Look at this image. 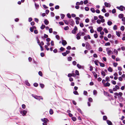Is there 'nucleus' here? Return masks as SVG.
Wrapping results in <instances>:
<instances>
[{"label":"nucleus","mask_w":125,"mask_h":125,"mask_svg":"<svg viewBox=\"0 0 125 125\" xmlns=\"http://www.w3.org/2000/svg\"><path fill=\"white\" fill-rule=\"evenodd\" d=\"M76 30L73 29L72 31V33L75 34L76 33Z\"/></svg>","instance_id":"nucleus-57"},{"label":"nucleus","mask_w":125,"mask_h":125,"mask_svg":"<svg viewBox=\"0 0 125 125\" xmlns=\"http://www.w3.org/2000/svg\"><path fill=\"white\" fill-rule=\"evenodd\" d=\"M77 63L75 61H73L72 62V64L74 66H75L76 65Z\"/></svg>","instance_id":"nucleus-62"},{"label":"nucleus","mask_w":125,"mask_h":125,"mask_svg":"<svg viewBox=\"0 0 125 125\" xmlns=\"http://www.w3.org/2000/svg\"><path fill=\"white\" fill-rule=\"evenodd\" d=\"M88 101L90 103H92L93 102L92 98L91 97H89L88 98Z\"/></svg>","instance_id":"nucleus-28"},{"label":"nucleus","mask_w":125,"mask_h":125,"mask_svg":"<svg viewBox=\"0 0 125 125\" xmlns=\"http://www.w3.org/2000/svg\"><path fill=\"white\" fill-rule=\"evenodd\" d=\"M109 15V12L105 13L104 14V16L106 17H108Z\"/></svg>","instance_id":"nucleus-55"},{"label":"nucleus","mask_w":125,"mask_h":125,"mask_svg":"<svg viewBox=\"0 0 125 125\" xmlns=\"http://www.w3.org/2000/svg\"><path fill=\"white\" fill-rule=\"evenodd\" d=\"M39 85L40 87L42 89H43L45 86L42 83H40L39 84Z\"/></svg>","instance_id":"nucleus-25"},{"label":"nucleus","mask_w":125,"mask_h":125,"mask_svg":"<svg viewBox=\"0 0 125 125\" xmlns=\"http://www.w3.org/2000/svg\"><path fill=\"white\" fill-rule=\"evenodd\" d=\"M104 94L106 96H108L110 97V98H112L113 97V96L111 94H109V93L107 92L104 91Z\"/></svg>","instance_id":"nucleus-7"},{"label":"nucleus","mask_w":125,"mask_h":125,"mask_svg":"<svg viewBox=\"0 0 125 125\" xmlns=\"http://www.w3.org/2000/svg\"><path fill=\"white\" fill-rule=\"evenodd\" d=\"M94 63L97 66H98L99 64L98 63H99V62L98 60H96L94 61Z\"/></svg>","instance_id":"nucleus-22"},{"label":"nucleus","mask_w":125,"mask_h":125,"mask_svg":"<svg viewBox=\"0 0 125 125\" xmlns=\"http://www.w3.org/2000/svg\"><path fill=\"white\" fill-rule=\"evenodd\" d=\"M102 71L101 72V74L103 77H104L105 76V74L103 70H102Z\"/></svg>","instance_id":"nucleus-34"},{"label":"nucleus","mask_w":125,"mask_h":125,"mask_svg":"<svg viewBox=\"0 0 125 125\" xmlns=\"http://www.w3.org/2000/svg\"><path fill=\"white\" fill-rule=\"evenodd\" d=\"M60 16H61V19H63L64 18L65 16V15L64 14L61 13L60 14Z\"/></svg>","instance_id":"nucleus-37"},{"label":"nucleus","mask_w":125,"mask_h":125,"mask_svg":"<svg viewBox=\"0 0 125 125\" xmlns=\"http://www.w3.org/2000/svg\"><path fill=\"white\" fill-rule=\"evenodd\" d=\"M49 11H50L49 10H48V9L46 10L45 11V14H46L47 15H48L49 12Z\"/></svg>","instance_id":"nucleus-64"},{"label":"nucleus","mask_w":125,"mask_h":125,"mask_svg":"<svg viewBox=\"0 0 125 125\" xmlns=\"http://www.w3.org/2000/svg\"><path fill=\"white\" fill-rule=\"evenodd\" d=\"M45 27V26L43 23H42V26L40 27V28L42 30H43Z\"/></svg>","instance_id":"nucleus-30"},{"label":"nucleus","mask_w":125,"mask_h":125,"mask_svg":"<svg viewBox=\"0 0 125 125\" xmlns=\"http://www.w3.org/2000/svg\"><path fill=\"white\" fill-rule=\"evenodd\" d=\"M106 123L108 125H112L113 124L112 122L110 120H106Z\"/></svg>","instance_id":"nucleus-20"},{"label":"nucleus","mask_w":125,"mask_h":125,"mask_svg":"<svg viewBox=\"0 0 125 125\" xmlns=\"http://www.w3.org/2000/svg\"><path fill=\"white\" fill-rule=\"evenodd\" d=\"M63 21L66 24L69 25V20L68 21L66 20H63Z\"/></svg>","instance_id":"nucleus-21"},{"label":"nucleus","mask_w":125,"mask_h":125,"mask_svg":"<svg viewBox=\"0 0 125 125\" xmlns=\"http://www.w3.org/2000/svg\"><path fill=\"white\" fill-rule=\"evenodd\" d=\"M73 121L74 122L75 121L77 120V118L75 116H73L71 117Z\"/></svg>","instance_id":"nucleus-32"},{"label":"nucleus","mask_w":125,"mask_h":125,"mask_svg":"<svg viewBox=\"0 0 125 125\" xmlns=\"http://www.w3.org/2000/svg\"><path fill=\"white\" fill-rule=\"evenodd\" d=\"M113 29L114 30H117V26L116 25H115L113 27Z\"/></svg>","instance_id":"nucleus-49"},{"label":"nucleus","mask_w":125,"mask_h":125,"mask_svg":"<svg viewBox=\"0 0 125 125\" xmlns=\"http://www.w3.org/2000/svg\"><path fill=\"white\" fill-rule=\"evenodd\" d=\"M67 16L68 18L70 19H71V16L70 14L69 13H68L67 14Z\"/></svg>","instance_id":"nucleus-41"},{"label":"nucleus","mask_w":125,"mask_h":125,"mask_svg":"<svg viewBox=\"0 0 125 125\" xmlns=\"http://www.w3.org/2000/svg\"><path fill=\"white\" fill-rule=\"evenodd\" d=\"M77 110H78V111L79 112V113H80L82 114H83V112L81 110V109L80 108H78Z\"/></svg>","instance_id":"nucleus-52"},{"label":"nucleus","mask_w":125,"mask_h":125,"mask_svg":"<svg viewBox=\"0 0 125 125\" xmlns=\"http://www.w3.org/2000/svg\"><path fill=\"white\" fill-rule=\"evenodd\" d=\"M103 28L101 26H99L97 28V31L98 32H100L103 29Z\"/></svg>","instance_id":"nucleus-19"},{"label":"nucleus","mask_w":125,"mask_h":125,"mask_svg":"<svg viewBox=\"0 0 125 125\" xmlns=\"http://www.w3.org/2000/svg\"><path fill=\"white\" fill-rule=\"evenodd\" d=\"M107 70L109 72H112L113 71L112 68L110 66L107 68Z\"/></svg>","instance_id":"nucleus-24"},{"label":"nucleus","mask_w":125,"mask_h":125,"mask_svg":"<svg viewBox=\"0 0 125 125\" xmlns=\"http://www.w3.org/2000/svg\"><path fill=\"white\" fill-rule=\"evenodd\" d=\"M86 48L88 50H89L92 49V47L90 44L88 42H85Z\"/></svg>","instance_id":"nucleus-5"},{"label":"nucleus","mask_w":125,"mask_h":125,"mask_svg":"<svg viewBox=\"0 0 125 125\" xmlns=\"http://www.w3.org/2000/svg\"><path fill=\"white\" fill-rule=\"evenodd\" d=\"M31 95L33 97H34L35 99H36L37 100H43V98L42 96H38L36 95H35L34 94H31Z\"/></svg>","instance_id":"nucleus-3"},{"label":"nucleus","mask_w":125,"mask_h":125,"mask_svg":"<svg viewBox=\"0 0 125 125\" xmlns=\"http://www.w3.org/2000/svg\"><path fill=\"white\" fill-rule=\"evenodd\" d=\"M59 50L61 51L62 52H64V51L66 50L65 48L62 47H61L59 49Z\"/></svg>","instance_id":"nucleus-26"},{"label":"nucleus","mask_w":125,"mask_h":125,"mask_svg":"<svg viewBox=\"0 0 125 125\" xmlns=\"http://www.w3.org/2000/svg\"><path fill=\"white\" fill-rule=\"evenodd\" d=\"M122 94H123L121 92H119L118 94V96H119V95L121 97V98L120 99V100L121 101H122L123 99V98L121 97Z\"/></svg>","instance_id":"nucleus-15"},{"label":"nucleus","mask_w":125,"mask_h":125,"mask_svg":"<svg viewBox=\"0 0 125 125\" xmlns=\"http://www.w3.org/2000/svg\"><path fill=\"white\" fill-rule=\"evenodd\" d=\"M25 83L27 86H30L31 85L29 83L28 80H27L25 81Z\"/></svg>","instance_id":"nucleus-17"},{"label":"nucleus","mask_w":125,"mask_h":125,"mask_svg":"<svg viewBox=\"0 0 125 125\" xmlns=\"http://www.w3.org/2000/svg\"><path fill=\"white\" fill-rule=\"evenodd\" d=\"M48 46L46 45H44V47L46 49L47 51H48L50 50V49L48 47Z\"/></svg>","instance_id":"nucleus-44"},{"label":"nucleus","mask_w":125,"mask_h":125,"mask_svg":"<svg viewBox=\"0 0 125 125\" xmlns=\"http://www.w3.org/2000/svg\"><path fill=\"white\" fill-rule=\"evenodd\" d=\"M93 94L94 95H96L97 94V91L96 90H94L93 91Z\"/></svg>","instance_id":"nucleus-38"},{"label":"nucleus","mask_w":125,"mask_h":125,"mask_svg":"<svg viewBox=\"0 0 125 125\" xmlns=\"http://www.w3.org/2000/svg\"><path fill=\"white\" fill-rule=\"evenodd\" d=\"M104 6H103V8L102 10L101 11L103 13H105L106 12V11L105 9L104 8Z\"/></svg>","instance_id":"nucleus-40"},{"label":"nucleus","mask_w":125,"mask_h":125,"mask_svg":"<svg viewBox=\"0 0 125 125\" xmlns=\"http://www.w3.org/2000/svg\"><path fill=\"white\" fill-rule=\"evenodd\" d=\"M69 28L68 26H66L64 28V29L65 31H67L69 30Z\"/></svg>","instance_id":"nucleus-50"},{"label":"nucleus","mask_w":125,"mask_h":125,"mask_svg":"<svg viewBox=\"0 0 125 125\" xmlns=\"http://www.w3.org/2000/svg\"><path fill=\"white\" fill-rule=\"evenodd\" d=\"M45 24L46 25H48L49 23V22L48 20L47 19H44V21Z\"/></svg>","instance_id":"nucleus-18"},{"label":"nucleus","mask_w":125,"mask_h":125,"mask_svg":"<svg viewBox=\"0 0 125 125\" xmlns=\"http://www.w3.org/2000/svg\"><path fill=\"white\" fill-rule=\"evenodd\" d=\"M62 55L64 56H66L67 54L66 52H62Z\"/></svg>","instance_id":"nucleus-63"},{"label":"nucleus","mask_w":125,"mask_h":125,"mask_svg":"<svg viewBox=\"0 0 125 125\" xmlns=\"http://www.w3.org/2000/svg\"><path fill=\"white\" fill-rule=\"evenodd\" d=\"M76 39L77 40H80L81 39V36L80 34H79V33H77L76 35Z\"/></svg>","instance_id":"nucleus-16"},{"label":"nucleus","mask_w":125,"mask_h":125,"mask_svg":"<svg viewBox=\"0 0 125 125\" xmlns=\"http://www.w3.org/2000/svg\"><path fill=\"white\" fill-rule=\"evenodd\" d=\"M76 5H82L83 4V0H81L80 2H77L76 3Z\"/></svg>","instance_id":"nucleus-12"},{"label":"nucleus","mask_w":125,"mask_h":125,"mask_svg":"<svg viewBox=\"0 0 125 125\" xmlns=\"http://www.w3.org/2000/svg\"><path fill=\"white\" fill-rule=\"evenodd\" d=\"M103 31L106 33H107L108 32V31L107 30V28H104Z\"/></svg>","instance_id":"nucleus-43"},{"label":"nucleus","mask_w":125,"mask_h":125,"mask_svg":"<svg viewBox=\"0 0 125 125\" xmlns=\"http://www.w3.org/2000/svg\"><path fill=\"white\" fill-rule=\"evenodd\" d=\"M75 74L77 76L79 75V73L78 71L76 70L75 71Z\"/></svg>","instance_id":"nucleus-48"},{"label":"nucleus","mask_w":125,"mask_h":125,"mask_svg":"<svg viewBox=\"0 0 125 125\" xmlns=\"http://www.w3.org/2000/svg\"><path fill=\"white\" fill-rule=\"evenodd\" d=\"M103 120L106 121V120H107V117L106 115H104L103 116Z\"/></svg>","instance_id":"nucleus-29"},{"label":"nucleus","mask_w":125,"mask_h":125,"mask_svg":"<svg viewBox=\"0 0 125 125\" xmlns=\"http://www.w3.org/2000/svg\"><path fill=\"white\" fill-rule=\"evenodd\" d=\"M77 66L78 68L80 69H81L82 65H80L78 63L77 64Z\"/></svg>","instance_id":"nucleus-46"},{"label":"nucleus","mask_w":125,"mask_h":125,"mask_svg":"<svg viewBox=\"0 0 125 125\" xmlns=\"http://www.w3.org/2000/svg\"><path fill=\"white\" fill-rule=\"evenodd\" d=\"M111 100H112V101L111 102V104L113 105H116V101L115 99H114L113 97V96L111 98Z\"/></svg>","instance_id":"nucleus-8"},{"label":"nucleus","mask_w":125,"mask_h":125,"mask_svg":"<svg viewBox=\"0 0 125 125\" xmlns=\"http://www.w3.org/2000/svg\"><path fill=\"white\" fill-rule=\"evenodd\" d=\"M33 85L34 86L36 87L38 86V84L37 83H35L33 84Z\"/></svg>","instance_id":"nucleus-54"},{"label":"nucleus","mask_w":125,"mask_h":125,"mask_svg":"<svg viewBox=\"0 0 125 125\" xmlns=\"http://www.w3.org/2000/svg\"><path fill=\"white\" fill-rule=\"evenodd\" d=\"M60 8V6L58 5H56L54 7V9H55L58 10Z\"/></svg>","instance_id":"nucleus-56"},{"label":"nucleus","mask_w":125,"mask_h":125,"mask_svg":"<svg viewBox=\"0 0 125 125\" xmlns=\"http://www.w3.org/2000/svg\"><path fill=\"white\" fill-rule=\"evenodd\" d=\"M73 93L75 95H79V94L77 90H74L73 91Z\"/></svg>","instance_id":"nucleus-36"},{"label":"nucleus","mask_w":125,"mask_h":125,"mask_svg":"<svg viewBox=\"0 0 125 125\" xmlns=\"http://www.w3.org/2000/svg\"><path fill=\"white\" fill-rule=\"evenodd\" d=\"M105 80L107 82H108L110 81L109 77L108 76H106L105 77Z\"/></svg>","instance_id":"nucleus-45"},{"label":"nucleus","mask_w":125,"mask_h":125,"mask_svg":"<svg viewBox=\"0 0 125 125\" xmlns=\"http://www.w3.org/2000/svg\"><path fill=\"white\" fill-rule=\"evenodd\" d=\"M107 24L108 25L110 26L113 23L111 21H109V20L107 22Z\"/></svg>","instance_id":"nucleus-27"},{"label":"nucleus","mask_w":125,"mask_h":125,"mask_svg":"<svg viewBox=\"0 0 125 125\" xmlns=\"http://www.w3.org/2000/svg\"><path fill=\"white\" fill-rule=\"evenodd\" d=\"M84 9L86 11H88L89 10V8L88 7H85Z\"/></svg>","instance_id":"nucleus-61"},{"label":"nucleus","mask_w":125,"mask_h":125,"mask_svg":"<svg viewBox=\"0 0 125 125\" xmlns=\"http://www.w3.org/2000/svg\"><path fill=\"white\" fill-rule=\"evenodd\" d=\"M90 10L93 13H94L95 12V10L94 8H91L90 9Z\"/></svg>","instance_id":"nucleus-39"},{"label":"nucleus","mask_w":125,"mask_h":125,"mask_svg":"<svg viewBox=\"0 0 125 125\" xmlns=\"http://www.w3.org/2000/svg\"><path fill=\"white\" fill-rule=\"evenodd\" d=\"M110 43L109 42H108L105 44L104 45L105 46H110Z\"/></svg>","instance_id":"nucleus-59"},{"label":"nucleus","mask_w":125,"mask_h":125,"mask_svg":"<svg viewBox=\"0 0 125 125\" xmlns=\"http://www.w3.org/2000/svg\"><path fill=\"white\" fill-rule=\"evenodd\" d=\"M111 83L114 85H115L116 84V82L115 81L112 80L111 81Z\"/></svg>","instance_id":"nucleus-53"},{"label":"nucleus","mask_w":125,"mask_h":125,"mask_svg":"<svg viewBox=\"0 0 125 125\" xmlns=\"http://www.w3.org/2000/svg\"><path fill=\"white\" fill-rule=\"evenodd\" d=\"M36 39L37 40V43L38 45L41 48V50L42 51H43L44 50V48H43L40 42L38 39L37 35L36 37Z\"/></svg>","instance_id":"nucleus-2"},{"label":"nucleus","mask_w":125,"mask_h":125,"mask_svg":"<svg viewBox=\"0 0 125 125\" xmlns=\"http://www.w3.org/2000/svg\"><path fill=\"white\" fill-rule=\"evenodd\" d=\"M124 6L122 5H121L119 7L118 6V9L121 11H123L124 10Z\"/></svg>","instance_id":"nucleus-11"},{"label":"nucleus","mask_w":125,"mask_h":125,"mask_svg":"<svg viewBox=\"0 0 125 125\" xmlns=\"http://www.w3.org/2000/svg\"><path fill=\"white\" fill-rule=\"evenodd\" d=\"M71 49V47L70 46H68L66 48V49L67 50L70 51Z\"/></svg>","instance_id":"nucleus-60"},{"label":"nucleus","mask_w":125,"mask_h":125,"mask_svg":"<svg viewBox=\"0 0 125 125\" xmlns=\"http://www.w3.org/2000/svg\"><path fill=\"white\" fill-rule=\"evenodd\" d=\"M110 84L108 82H107L103 84V86L104 87H109L110 85Z\"/></svg>","instance_id":"nucleus-14"},{"label":"nucleus","mask_w":125,"mask_h":125,"mask_svg":"<svg viewBox=\"0 0 125 125\" xmlns=\"http://www.w3.org/2000/svg\"><path fill=\"white\" fill-rule=\"evenodd\" d=\"M39 75L41 76L42 77L43 76V74L42 72L41 71H40L38 72Z\"/></svg>","instance_id":"nucleus-47"},{"label":"nucleus","mask_w":125,"mask_h":125,"mask_svg":"<svg viewBox=\"0 0 125 125\" xmlns=\"http://www.w3.org/2000/svg\"><path fill=\"white\" fill-rule=\"evenodd\" d=\"M99 64L100 66L102 67H105V65L104 63H102L100 62H99Z\"/></svg>","instance_id":"nucleus-23"},{"label":"nucleus","mask_w":125,"mask_h":125,"mask_svg":"<svg viewBox=\"0 0 125 125\" xmlns=\"http://www.w3.org/2000/svg\"><path fill=\"white\" fill-rule=\"evenodd\" d=\"M55 38L56 39L58 40H59L60 39V36L58 34H56L55 35Z\"/></svg>","instance_id":"nucleus-51"},{"label":"nucleus","mask_w":125,"mask_h":125,"mask_svg":"<svg viewBox=\"0 0 125 125\" xmlns=\"http://www.w3.org/2000/svg\"><path fill=\"white\" fill-rule=\"evenodd\" d=\"M124 16V15L123 14H120L118 15V17L120 19H122Z\"/></svg>","instance_id":"nucleus-33"},{"label":"nucleus","mask_w":125,"mask_h":125,"mask_svg":"<svg viewBox=\"0 0 125 125\" xmlns=\"http://www.w3.org/2000/svg\"><path fill=\"white\" fill-rule=\"evenodd\" d=\"M88 1H89V0H84L83 1V3H84V5H86L87 4L88 2Z\"/></svg>","instance_id":"nucleus-58"},{"label":"nucleus","mask_w":125,"mask_h":125,"mask_svg":"<svg viewBox=\"0 0 125 125\" xmlns=\"http://www.w3.org/2000/svg\"><path fill=\"white\" fill-rule=\"evenodd\" d=\"M72 59V58L70 56H69L67 57V60L69 61H71Z\"/></svg>","instance_id":"nucleus-35"},{"label":"nucleus","mask_w":125,"mask_h":125,"mask_svg":"<svg viewBox=\"0 0 125 125\" xmlns=\"http://www.w3.org/2000/svg\"><path fill=\"white\" fill-rule=\"evenodd\" d=\"M20 113L23 116H26L27 113V111L26 110H24L22 108H20Z\"/></svg>","instance_id":"nucleus-1"},{"label":"nucleus","mask_w":125,"mask_h":125,"mask_svg":"<svg viewBox=\"0 0 125 125\" xmlns=\"http://www.w3.org/2000/svg\"><path fill=\"white\" fill-rule=\"evenodd\" d=\"M61 40L62 41V44L63 46H65L67 44V42L65 40L63 39H61Z\"/></svg>","instance_id":"nucleus-9"},{"label":"nucleus","mask_w":125,"mask_h":125,"mask_svg":"<svg viewBox=\"0 0 125 125\" xmlns=\"http://www.w3.org/2000/svg\"><path fill=\"white\" fill-rule=\"evenodd\" d=\"M69 24L73 27L75 24L74 22L73 19H70L69 20Z\"/></svg>","instance_id":"nucleus-4"},{"label":"nucleus","mask_w":125,"mask_h":125,"mask_svg":"<svg viewBox=\"0 0 125 125\" xmlns=\"http://www.w3.org/2000/svg\"><path fill=\"white\" fill-rule=\"evenodd\" d=\"M53 110L52 109H50L49 110V113L51 115H52L53 114Z\"/></svg>","instance_id":"nucleus-31"},{"label":"nucleus","mask_w":125,"mask_h":125,"mask_svg":"<svg viewBox=\"0 0 125 125\" xmlns=\"http://www.w3.org/2000/svg\"><path fill=\"white\" fill-rule=\"evenodd\" d=\"M106 51H107V53L108 55L113 53V51H112L109 48H106Z\"/></svg>","instance_id":"nucleus-6"},{"label":"nucleus","mask_w":125,"mask_h":125,"mask_svg":"<svg viewBox=\"0 0 125 125\" xmlns=\"http://www.w3.org/2000/svg\"><path fill=\"white\" fill-rule=\"evenodd\" d=\"M104 5L106 7L110 8L111 6V5L109 3H107L106 2H104Z\"/></svg>","instance_id":"nucleus-10"},{"label":"nucleus","mask_w":125,"mask_h":125,"mask_svg":"<svg viewBox=\"0 0 125 125\" xmlns=\"http://www.w3.org/2000/svg\"><path fill=\"white\" fill-rule=\"evenodd\" d=\"M37 1V0H33V2H34L35 6V8H36V9H38L39 8V5L37 3H36L35 2V1Z\"/></svg>","instance_id":"nucleus-13"},{"label":"nucleus","mask_w":125,"mask_h":125,"mask_svg":"<svg viewBox=\"0 0 125 125\" xmlns=\"http://www.w3.org/2000/svg\"><path fill=\"white\" fill-rule=\"evenodd\" d=\"M117 90V85H116L115 86V87L114 88H113V89L112 90H113V91H116Z\"/></svg>","instance_id":"nucleus-42"}]
</instances>
